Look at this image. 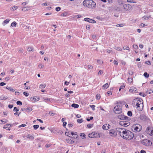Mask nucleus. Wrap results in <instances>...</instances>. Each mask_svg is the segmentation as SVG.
<instances>
[{
    "instance_id": "nucleus-44",
    "label": "nucleus",
    "mask_w": 153,
    "mask_h": 153,
    "mask_svg": "<svg viewBox=\"0 0 153 153\" xmlns=\"http://www.w3.org/2000/svg\"><path fill=\"white\" fill-rule=\"evenodd\" d=\"M33 48L32 47H29L28 48L27 50L29 51H32Z\"/></svg>"
},
{
    "instance_id": "nucleus-30",
    "label": "nucleus",
    "mask_w": 153,
    "mask_h": 153,
    "mask_svg": "<svg viewBox=\"0 0 153 153\" xmlns=\"http://www.w3.org/2000/svg\"><path fill=\"white\" fill-rule=\"evenodd\" d=\"M29 8V7L28 6H27L25 7H24L22 8V10L24 11H27L28 10V9Z\"/></svg>"
},
{
    "instance_id": "nucleus-31",
    "label": "nucleus",
    "mask_w": 153,
    "mask_h": 153,
    "mask_svg": "<svg viewBox=\"0 0 153 153\" xmlns=\"http://www.w3.org/2000/svg\"><path fill=\"white\" fill-rule=\"evenodd\" d=\"M17 23L15 22H13L11 24V25L12 27H15L16 26Z\"/></svg>"
},
{
    "instance_id": "nucleus-9",
    "label": "nucleus",
    "mask_w": 153,
    "mask_h": 153,
    "mask_svg": "<svg viewBox=\"0 0 153 153\" xmlns=\"http://www.w3.org/2000/svg\"><path fill=\"white\" fill-rule=\"evenodd\" d=\"M119 124L124 126H127L130 125V123L126 121H121L119 122Z\"/></svg>"
},
{
    "instance_id": "nucleus-43",
    "label": "nucleus",
    "mask_w": 153,
    "mask_h": 153,
    "mask_svg": "<svg viewBox=\"0 0 153 153\" xmlns=\"http://www.w3.org/2000/svg\"><path fill=\"white\" fill-rule=\"evenodd\" d=\"M77 121L78 123H82V122H83V120H82V119H78L77 120Z\"/></svg>"
},
{
    "instance_id": "nucleus-8",
    "label": "nucleus",
    "mask_w": 153,
    "mask_h": 153,
    "mask_svg": "<svg viewBox=\"0 0 153 153\" xmlns=\"http://www.w3.org/2000/svg\"><path fill=\"white\" fill-rule=\"evenodd\" d=\"M118 118L120 120H130V118L122 114H120L118 116Z\"/></svg>"
},
{
    "instance_id": "nucleus-33",
    "label": "nucleus",
    "mask_w": 153,
    "mask_h": 153,
    "mask_svg": "<svg viewBox=\"0 0 153 153\" xmlns=\"http://www.w3.org/2000/svg\"><path fill=\"white\" fill-rule=\"evenodd\" d=\"M46 86V85L45 84H41L39 86V88H44Z\"/></svg>"
},
{
    "instance_id": "nucleus-52",
    "label": "nucleus",
    "mask_w": 153,
    "mask_h": 153,
    "mask_svg": "<svg viewBox=\"0 0 153 153\" xmlns=\"http://www.w3.org/2000/svg\"><path fill=\"white\" fill-rule=\"evenodd\" d=\"M150 17H151L150 16H149L147 17L146 16H143V18H144V19L146 20L149 19Z\"/></svg>"
},
{
    "instance_id": "nucleus-1",
    "label": "nucleus",
    "mask_w": 153,
    "mask_h": 153,
    "mask_svg": "<svg viewBox=\"0 0 153 153\" xmlns=\"http://www.w3.org/2000/svg\"><path fill=\"white\" fill-rule=\"evenodd\" d=\"M83 6L89 8H95L96 3L92 0H85L83 2Z\"/></svg>"
},
{
    "instance_id": "nucleus-59",
    "label": "nucleus",
    "mask_w": 153,
    "mask_h": 153,
    "mask_svg": "<svg viewBox=\"0 0 153 153\" xmlns=\"http://www.w3.org/2000/svg\"><path fill=\"white\" fill-rule=\"evenodd\" d=\"M18 7L17 6H13V7H12V9L13 10H16L18 8Z\"/></svg>"
},
{
    "instance_id": "nucleus-25",
    "label": "nucleus",
    "mask_w": 153,
    "mask_h": 153,
    "mask_svg": "<svg viewBox=\"0 0 153 153\" xmlns=\"http://www.w3.org/2000/svg\"><path fill=\"white\" fill-rule=\"evenodd\" d=\"M13 124H7L6 125H5L4 127H3V128H4V129H6V128L7 127H8L9 126V127L10 128V127L11 126H13Z\"/></svg>"
},
{
    "instance_id": "nucleus-60",
    "label": "nucleus",
    "mask_w": 153,
    "mask_h": 153,
    "mask_svg": "<svg viewBox=\"0 0 153 153\" xmlns=\"http://www.w3.org/2000/svg\"><path fill=\"white\" fill-rule=\"evenodd\" d=\"M145 63L149 65H151V62L149 61H148L145 62Z\"/></svg>"
},
{
    "instance_id": "nucleus-2",
    "label": "nucleus",
    "mask_w": 153,
    "mask_h": 153,
    "mask_svg": "<svg viewBox=\"0 0 153 153\" xmlns=\"http://www.w3.org/2000/svg\"><path fill=\"white\" fill-rule=\"evenodd\" d=\"M123 136L122 137L123 139L129 140L132 139L134 136V134L133 132L125 130L122 131Z\"/></svg>"
},
{
    "instance_id": "nucleus-36",
    "label": "nucleus",
    "mask_w": 153,
    "mask_h": 153,
    "mask_svg": "<svg viewBox=\"0 0 153 153\" xmlns=\"http://www.w3.org/2000/svg\"><path fill=\"white\" fill-rule=\"evenodd\" d=\"M143 75L146 78H148L149 76V74L147 72L144 73Z\"/></svg>"
},
{
    "instance_id": "nucleus-37",
    "label": "nucleus",
    "mask_w": 153,
    "mask_h": 153,
    "mask_svg": "<svg viewBox=\"0 0 153 153\" xmlns=\"http://www.w3.org/2000/svg\"><path fill=\"white\" fill-rule=\"evenodd\" d=\"M115 49L117 50L121 51L122 50V49L120 47H115Z\"/></svg>"
},
{
    "instance_id": "nucleus-50",
    "label": "nucleus",
    "mask_w": 153,
    "mask_h": 153,
    "mask_svg": "<svg viewBox=\"0 0 153 153\" xmlns=\"http://www.w3.org/2000/svg\"><path fill=\"white\" fill-rule=\"evenodd\" d=\"M88 68L89 69H92L93 68V66L91 65H88Z\"/></svg>"
},
{
    "instance_id": "nucleus-17",
    "label": "nucleus",
    "mask_w": 153,
    "mask_h": 153,
    "mask_svg": "<svg viewBox=\"0 0 153 153\" xmlns=\"http://www.w3.org/2000/svg\"><path fill=\"white\" fill-rule=\"evenodd\" d=\"M124 130V129L121 128H116V130L119 132L120 134L121 137H122V136L121 133H122V131H125Z\"/></svg>"
},
{
    "instance_id": "nucleus-64",
    "label": "nucleus",
    "mask_w": 153,
    "mask_h": 153,
    "mask_svg": "<svg viewBox=\"0 0 153 153\" xmlns=\"http://www.w3.org/2000/svg\"><path fill=\"white\" fill-rule=\"evenodd\" d=\"M86 28L87 29L89 30L90 28V26L89 25H88L86 26Z\"/></svg>"
},
{
    "instance_id": "nucleus-57",
    "label": "nucleus",
    "mask_w": 153,
    "mask_h": 153,
    "mask_svg": "<svg viewBox=\"0 0 153 153\" xmlns=\"http://www.w3.org/2000/svg\"><path fill=\"white\" fill-rule=\"evenodd\" d=\"M133 47L134 49H137L138 48V46L137 45H133Z\"/></svg>"
},
{
    "instance_id": "nucleus-39",
    "label": "nucleus",
    "mask_w": 153,
    "mask_h": 153,
    "mask_svg": "<svg viewBox=\"0 0 153 153\" xmlns=\"http://www.w3.org/2000/svg\"><path fill=\"white\" fill-rule=\"evenodd\" d=\"M127 114L129 116H131L132 115V112L131 111H129L127 112Z\"/></svg>"
},
{
    "instance_id": "nucleus-51",
    "label": "nucleus",
    "mask_w": 153,
    "mask_h": 153,
    "mask_svg": "<svg viewBox=\"0 0 153 153\" xmlns=\"http://www.w3.org/2000/svg\"><path fill=\"white\" fill-rule=\"evenodd\" d=\"M23 94L26 97H27L29 95V94L27 93L26 92H23Z\"/></svg>"
},
{
    "instance_id": "nucleus-45",
    "label": "nucleus",
    "mask_w": 153,
    "mask_h": 153,
    "mask_svg": "<svg viewBox=\"0 0 153 153\" xmlns=\"http://www.w3.org/2000/svg\"><path fill=\"white\" fill-rule=\"evenodd\" d=\"M129 3H136V2L134 1L133 0H127V1Z\"/></svg>"
},
{
    "instance_id": "nucleus-40",
    "label": "nucleus",
    "mask_w": 153,
    "mask_h": 153,
    "mask_svg": "<svg viewBox=\"0 0 153 153\" xmlns=\"http://www.w3.org/2000/svg\"><path fill=\"white\" fill-rule=\"evenodd\" d=\"M31 97L30 98V100L31 101H36V99L35 97Z\"/></svg>"
},
{
    "instance_id": "nucleus-15",
    "label": "nucleus",
    "mask_w": 153,
    "mask_h": 153,
    "mask_svg": "<svg viewBox=\"0 0 153 153\" xmlns=\"http://www.w3.org/2000/svg\"><path fill=\"white\" fill-rule=\"evenodd\" d=\"M73 138H67L66 139V140L67 142L68 143H69L71 144H73L74 142V140L73 139Z\"/></svg>"
},
{
    "instance_id": "nucleus-48",
    "label": "nucleus",
    "mask_w": 153,
    "mask_h": 153,
    "mask_svg": "<svg viewBox=\"0 0 153 153\" xmlns=\"http://www.w3.org/2000/svg\"><path fill=\"white\" fill-rule=\"evenodd\" d=\"M100 98V95L99 94H97L96 95V99L97 100L99 99Z\"/></svg>"
},
{
    "instance_id": "nucleus-58",
    "label": "nucleus",
    "mask_w": 153,
    "mask_h": 153,
    "mask_svg": "<svg viewBox=\"0 0 153 153\" xmlns=\"http://www.w3.org/2000/svg\"><path fill=\"white\" fill-rule=\"evenodd\" d=\"M26 110L27 111H31L32 110V108H27L26 109Z\"/></svg>"
},
{
    "instance_id": "nucleus-24",
    "label": "nucleus",
    "mask_w": 153,
    "mask_h": 153,
    "mask_svg": "<svg viewBox=\"0 0 153 153\" xmlns=\"http://www.w3.org/2000/svg\"><path fill=\"white\" fill-rule=\"evenodd\" d=\"M6 88L11 91L14 92L15 91V90L11 87L7 86L6 87Z\"/></svg>"
},
{
    "instance_id": "nucleus-14",
    "label": "nucleus",
    "mask_w": 153,
    "mask_h": 153,
    "mask_svg": "<svg viewBox=\"0 0 153 153\" xmlns=\"http://www.w3.org/2000/svg\"><path fill=\"white\" fill-rule=\"evenodd\" d=\"M109 133L110 136H115L117 134L116 131L114 129L110 130Z\"/></svg>"
},
{
    "instance_id": "nucleus-47",
    "label": "nucleus",
    "mask_w": 153,
    "mask_h": 153,
    "mask_svg": "<svg viewBox=\"0 0 153 153\" xmlns=\"http://www.w3.org/2000/svg\"><path fill=\"white\" fill-rule=\"evenodd\" d=\"M103 73V71L102 70H100L98 72V74L99 75H102Z\"/></svg>"
},
{
    "instance_id": "nucleus-22",
    "label": "nucleus",
    "mask_w": 153,
    "mask_h": 153,
    "mask_svg": "<svg viewBox=\"0 0 153 153\" xmlns=\"http://www.w3.org/2000/svg\"><path fill=\"white\" fill-rule=\"evenodd\" d=\"M117 3L118 4L120 5V6L122 7L123 5V2L121 0H118L117 1Z\"/></svg>"
},
{
    "instance_id": "nucleus-42",
    "label": "nucleus",
    "mask_w": 153,
    "mask_h": 153,
    "mask_svg": "<svg viewBox=\"0 0 153 153\" xmlns=\"http://www.w3.org/2000/svg\"><path fill=\"white\" fill-rule=\"evenodd\" d=\"M90 107H91V108H92V109L93 110V111H94V110H95V106L94 105H90Z\"/></svg>"
},
{
    "instance_id": "nucleus-13",
    "label": "nucleus",
    "mask_w": 153,
    "mask_h": 153,
    "mask_svg": "<svg viewBox=\"0 0 153 153\" xmlns=\"http://www.w3.org/2000/svg\"><path fill=\"white\" fill-rule=\"evenodd\" d=\"M84 20L90 23H95L96 22L94 20L88 18H85Z\"/></svg>"
},
{
    "instance_id": "nucleus-12",
    "label": "nucleus",
    "mask_w": 153,
    "mask_h": 153,
    "mask_svg": "<svg viewBox=\"0 0 153 153\" xmlns=\"http://www.w3.org/2000/svg\"><path fill=\"white\" fill-rule=\"evenodd\" d=\"M129 91L131 93H137V89L133 86H132L130 88L129 90Z\"/></svg>"
},
{
    "instance_id": "nucleus-56",
    "label": "nucleus",
    "mask_w": 153,
    "mask_h": 153,
    "mask_svg": "<svg viewBox=\"0 0 153 153\" xmlns=\"http://www.w3.org/2000/svg\"><path fill=\"white\" fill-rule=\"evenodd\" d=\"M38 67L40 68H42L44 67V65L41 64H40L38 65Z\"/></svg>"
},
{
    "instance_id": "nucleus-32",
    "label": "nucleus",
    "mask_w": 153,
    "mask_h": 153,
    "mask_svg": "<svg viewBox=\"0 0 153 153\" xmlns=\"http://www.w3.org/2000/svg\"><path fill=\"white\" fill-rule=\"evenodd\" d=\"M153 92V90L150 89H149V90H148L146 91V93H147V94H150L151 93H152Z\"/></svg>"
},
{
    "instance_id": "nucleus-19",
    "label": "nucleus",
    "mask_w": 153,
    "mask_h": 153,
    "mask_svg": "<svg viewBox=\"0 0 153 153\" xmlns=\"http://www.w3.org/2000/svg\"><path fill=\"white\" fill-rule=\"evenodd\" d=\"M140 118L141 120H145L146 119L147 117L145 115L143 114L140 115Z\"/></svg>"
},
{
    "instance_id": "nucleus-49",
    "label": "nucleus",
    "mask_w": 153,
    "mask_h": 153,
    "mask_svg": "<svg viewBox=\"0 0 153 153\" xmlns=\"http://www.w3.org/2000/svg\"><path fill=\"white\" fill-rule=\"evenodd\" d=\"M81 17V16L80 15H75L74 17V18H79Z\"/></svg>"
},
{
    "instance_id": "nucleus-23",
    "label": "nucleus",
    "mask_w": 153,
    "mask_h": 153,
    "mask_svg": "<svg viewBox=\"0 0 153 153\" xmlns=\"http://www.w3.org/2000/svg\"><path fill=\"white\" fill-rule=\"evenodd\" d=\"M109 87V85L108 83H106L102 86V88L104 89H106Z\"/></svg>"
},
{
    "instance_id": "nucleus-27",
    "label": "nucleus",
    "mask_w": 153,
    "mask_h": 153,
    "mask_svg": "<svg viewBox=\"0 0 153 153\" xmlns=\"http://www.w3.org/2000/svg\"><path fill=\"white\" fill-rule=\"evenodd\" d=\"M71 106L75 108H77L79 107V105L78 104L75 103H73L72 104Z\"/></svg>"
},
{
    "instance_id": "nucleus-3",
    "label": "nucleus",
    "mask_w": 153,
    "mask_h": 153,
    "mask_svg": "<svg viewBox=\"0 0 153 153\" xmlns=\"http://www.w3.org/2000/svg\"><path fill=\"white\" fill-rule=\"evenodd\" d=\"M141 128V126L138 124H135L132 126V130L135 132L140 131Z\"/></svg>"
},
{
    "instance_id": "nucleus-63",
    "label": "nucleus",
    "mask_w": 153,
    "mask_h": 153,
    "mask_svg": "<svg viewBox=\"0 0 153 153\" xmlns=\"http://www.w3.org/2000/svg\"><path fill=\"white\" fill-rule=\"evenodd\" d=\"M73 125V124L72 123H69L68 125V126L69 128L72 127Z\"/></svg>"
},
{
    "instance_id": "nucleus-29",
    "label": "nucleus",
    "mask_w": 153,
    "mask_h": 153,
    "mask_svg": "<svg viewBox=\"0 0 153 153\" xmlns=\"http://www.w3.org/2000/svg\"><path fill=\"white\" fill-rule=\"evenodd\" d=\"M27 137L28 138H29L32 140H33L34 139V137L30 135V134L27 135Z\"/></svg>"
},
{
    "instance_id": "nucleus-6",
    "label": "nucleus",
    "mask_w": 153,
    "mask_h": 153,
    "mask_svg": "<svg viewBox=\"0 0 153 153\" xmlns=\"http://www.w3.org/2000/svg\"><path fill=\"white\" fill-rule=\"evenodd\" d=\"M141 143L146 146H151L152 144V142L149 140L148 139H144L142 140Z\"/></svg>"
},
{
    "instance_id": "nucleus-34",
    "label": "nucleus",
    "mask_w": 153,
    "mask_h": 153,
    "mask_svg": "<svg viewBox=\"0 0 153 153\" xmlns=\"http://www.w3.org/2000/svg\"><path fill=\"white\" fill-rule=\"evenodd\" d=\"M124 26V24H119L117 25L116 26L117 27H122Z\"/></svg>"
},
{
    "instance_id": "nucleus-18",
    "label": "nucleus",
    "mask_w": 153,
    "mask_h": 153,
    "mask_svg": "<svg viewBox=\"0 0 153 153\" xmlns=\"http://www.w3.org/2000/svg\"><path fill=\"white\" fill-rule=\"evenodd\" d=\"M123 7H122L119 6L117 7L114 8V10L117 12L121 11Z\"/></svg>"
},
{
    "instance_id": "nucleus-53",
    "label": "nucleus",
    "mask_w": 153,
    "mask_h": 153,
    "mask_svg": "<svg viewBox=\"0 0 153 153\" xmlns=\"http://www.w3.org/2000/svg\"><path fill=\"white\" fill-rule=\"evenodd\" d=\"M93 133H91V134H89L88 135V137L90 138H93L94 137V136H92V135L93 134ZM94 134H93V135Z\"/></svg>"
},
{
    "instance_id": "nucleus-21",
    "label": "nucleus",
    "mask_w": 153,
    "mask_h": 153,
    "mask_svg": "<svg viewBox=\"0 0 153 153\" xmlns=\"http://www.w3.org/2000/svg\"><path fill=\"white\" fill-rule=\"evenodd\" d=\"M10 21V19H7L6 20H4L2 24L3 25H5L6 24L8 23Z\"/></svg>"
},
{
    "instance_id": "nucleus-55",
    "label": "nucleus",
    "mask_w": 153,
    "mask_h": 153,
    "mask_svg": "<svg viewBox=\"0 0 153 153\" xmlns=\"http://www.w3.org/2000/svg\"><path fill=\"white\" fill-rule=\"evenodd\" d=\"M55 9L57 11H59L60 10L61 8L59 7H57Z\"/></svg>"
},
{
    "instance_id": "nucleus-4",
    "label": "nucleus",
    "mask_w": 153,
    "mask_h": 153,
    "mask_svg": "<svg viewBox=\"0 0 153 153\" xmlns=\"http://www.w3.org/2000/svg\"><path fill=\"white\" fill-rule=\"evenodd\" d=\"M122 111V107L119 105H116L114 108V112L116 114H119Z\"/></svg>"
},
{
    "instance_id": "nucleus-11",
    "label": "nucleus",
    "mask_w": 153,
    "mask_h": 153,
    "mask_svg": "<svg viewBox=\"0 0 153 153\" xmlns=\"http://www.w3.org/2000/svg\"><path fill=\"white\" fill-rule=\"evenodd\" d=\"M134 100H136V101H137V103H139L141 107L143 108V100H142V99L137 98L136 99H134Z\"/></svg>"
},
{
    "instance_id": "nucleus-20",
    "label": "nucleus",
    "mask_w": 153,
    "mask_h": 153,
    "mask_svg": "<svg viewBox=\"0 0 153 153\" xmlns=\"http://www.w3.org/2000/svg\"><path fill=\"white\" fill-rule=\"evenodd\" d=\"M71 135H72V136H74L73 137H72V138L76 139L77 138L78 135H77V133L76 132L74 133L73 132H71Z\"/></svg>"
},
{
    "instance_id": "nucleus-5",
    "label": "nucleus",
    "mask_w": 153,
    "mask_h": 153,
    "mask_svg": "<svg viewBox=\"0 0 153 153\" xmlns=\"http://www.w3.org/2000/svg\"><path fill=\"white\" fill-rule=\"evenodd\" d=\"M137 101H136V100H134L132 102L133 105L134 107L136 106V108L139 111H141L143 109V108L141 107L139 103H136Z\"/></svg>"
},
{
    "instance_id": "nucleus-41",
    "label": "nucleus",
    "mask_w": 153,
    "mask_h": 153,
    "mask_svg": "<svg viewBox=\"0 0 153 153\" xmlns=\"http://www.w3.org/2000/svg\"><path fill=\"white\" fill-rule=\"evenodd\" d=\"M16 104L17 105H22V102L19 101H18L17 102Z\"/></svg>"
},
{
    "instance_id": "nucleus-62",
    "label": "nucleus",
    "mask_w": 153,
    "mask_h": 153,
    "mask_svg": "<svg viewBox=\"0 0 153 153\" xmlns=\"http://www.w3.org/2000/svg\"><path fill=\"white\" fill-rule=\"evenodd\" d=\"M80 136L82 137H85V134L81 133L80 134Z\"/></svg>"
},
{
    "instance_id": "nucleus-38",
    "label": "nucleus",
    "mask_w": 153,
    "mask_h": 153,
    "mask_svg": "<svg viewBox=\"0 0 153 153\" xmlns=\"http://www.w3.org/2000/svg\"><path fill=\"white\" fill-rule=\"evenodd\" d=\"M93 126V124H89L87 125V126L88 128H92Z\"/></svg>"
},
{
    "instance_id": "nucleus-35",
    "label": "nucleus",
    "mask_w": 153,
    "mask_h": 153,
    "mask_svg": "<svg viewBox=\"0 0 153 153\" xmlns=\"http://www.w3.org/2000/svg\"><path fill=\"white\" fill-rule=\"evenodd\" d=\"M33 127L34 129L36 130L39 128V125H34Z\"/></svg>"
},
{
    "instance_id": "nucleus-28",
    "label": "nucleus",
    "mask_w": 153,
    "mask_h": 153,
    "mask_svg": "<svg viewBox=\"0 0 153 153\" xmlns=\"http://www.w3.org/2000/svg\"><path fill=\"white\" fill-rule=\"evenodd\" d=\"M71 132L70 131H68V132H66L65 133V134L66 135L68 136L69 137H71Z\"/></svg>"
},
{
    "instance_id": "nucleus-54",
    "label": "nucleus",
    "mask_w": 153,
    "mask_h": 153,
    "mask_svg": "<svg viewBox=\"0 0 153 153\" xmlns=\"http://www.w3.org/2000/svg\"><path fill=\"white\" fill-rule=\"evenodd\" d=\"M19 110L16 107H14V109H13V111H16L17 112Z\"/></svg>"
},
{
    "instance_id": "nucleus-7",
    "label": "nucleus",
    "mask_w": 153,
    "mask_h": 153,
    "mask_svg": "<svg viewBox=\"0 0 153 153\" xmlns=\"http://www.w3.org/2000/svg\"><path fill=\"white\" fill-rule=\"evenodd\" d=\"M146 132L149 135L153 136V128L148 127L146 129Z\"/></svg>"
},
{
    "instance_id": "nucleus-61",
    "label": "nucleus",
    "mask_w": 153,
    "mask_h": 153,
    "mask_svg": "<svg viewBox=\"0 0 153 153\" xmlns=\"http://www.w3.org/2000/svg\"><path fill=\"white\" fill-rule=\"evenodd\" d=\"M6 85V83L4 82H1L0 83V86H3Z\"/></svg>"
},
{
    "instance_id": "nucleus-16",
    "label": "nucleus",
    "mask_w": 153,
    "mask_h": 153,
    "mask_svg": "<svg viewBox=\"0 0 153 153\" xmlns=\"http://www.w3.org/2000/svg\"><path fill=\"white\" fill-rule=\"evenodd\" d=\"M109 126H110V125L109 124H105L102 126V128L103 129L107 130L110 128Z\"/></svg>"
},
{
    "instance_id": "nucleus-46",
    "label": "nucleus",
    "mask_w": 153,
    "mask_h": 153,
    "mask_svg": "<svg viewBox=\"0 0 153 153\" xmlns=\"http://www.w3.org/2000/svg\"><path fill=\"white\" fill-rule=\"evenodd\" d=\"M44 100L45 102H50V99H48V98L45 99H44Z\"/></svg>"
},
{
    "instance_id": "nucleus-10",
    "label": "nucleus",
    "mask_w": 153,
    "mask_h": 153,
    "mask_svg": "<svg viewBox=\"0 0 153 153\" xmlns=\"http://www.w3.org/2000/svg\"><path fill=\"white\" fill-rule=\"evenodd\" d=\"M123 7L126 10H129L131 9V7L129 4H126L123 5Z\"/></svg>"
},
{
    "instance_id": "nucleus-26",
    "label": "nucleus",
    "mask_w": 153,
    "mask_h": 153,
    "mask_svg": "<svg viewBox=\"0 0 153 153\" xmlns=\"http://www.w3.org/2000/svg\"><path fill=\"white\" fill-rule=\"evenodd\" d=\"M8 97L7 96L3 95L1 96L0 97V100H4L7 99Z\"/></svg>"
}]
</instances>
